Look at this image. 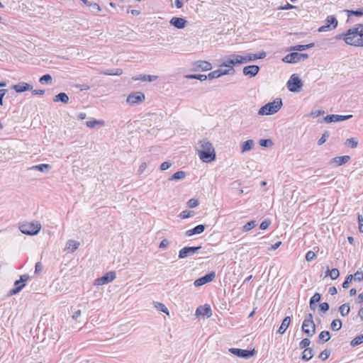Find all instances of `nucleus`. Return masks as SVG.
<instances>
[{
  "label": "nucleus",
  "instance_id": "nucleus-1",
  "mask_svg": "<svg viewBox=\"0 0 363 363\" xmlns=\"http://www.w3.org/2000/svg\"><path fill=\"white\" fill-rule=\"evenodd\" d=\"M199 144L201 149L198 150L200 159L204 162H212L216 160V152L212 144L207 140H200Z\"/></svg>",
  "mask_w": 363,
  "mask_h": 363
},
{
  "label": "nucleus",
  "instance_id": "nucleus-2",
  "mask_svg": "<svg viewBox=\"0 0 363 363\" xmlns=\"http://www.w3.org/2000/svg\"><path fill=\"white\" fill-rule=\"evenodd\" d=\"M363 31V24H357L356 27L348 29L346 31L347 38H345V43L350 45L359 47L357 44L359 39L362 38Z\"/></svg>",
  "mask_w": 363,
  "mask_h": 363
},
{
  "label": "nucleus",
  "instance_id": "nucleus-3",
  "mask_svg": "<svg viewBox=\"0 0 363 363\" xmlns=\"http://www.w3.org/2000/svg\"><path fill=\"white\" fill-rule=\"evenodd\" d=\"M283 103L281 98H277L273 101L267 103L258 111L259 116H269L277 113L282 107Z\"/></svg>",
  "mask_w": 363,
  "mask_h": 363
},
{
  "label": "nucleus",
  "instance_id": "nucleus-4",
  "mask_svg": "<svg viewBox=\"0 0 363 363\" xmlns=\"http://www.w3.org/2000/svg\"><path fill=\"white\" fill-rule=\"evenodd\" d=\"M302 332L308 337H312L315 333V325L313 320V314H306L301 326Z\"/></svg>",
  "mask_w": 363,
  "mask_h": 363
},
{
  "label": "nucleus",
  "instance_id": "nucleus-5",
  "mask_svg": "<svg viewBox=\"0 0 363 363\" xmlns=\"http://www.w3.org/2000/svg\"><path fill=\"white\" fill-rule=\"evenodd\" d=\"M41 229V224L38 222H31L22 224L19 226L20 231L27 235H35Z\"/></svg>",
  "mask_w": 363,
  "mask_h": 363
},
{
  "label": "nucleus",
  "instance_id": "nucleus-6",
  "mask_svg": "<svg viewBox=\"0 0 363 363\" xmlns=\"http://www.w3.org/2000/svg\"><path fill=\"white\" fill-rule=\"evenodd\" d=\"M286 86L291 92H298L303 86V82L296 74H293L288 80Z\"/></svg>",
  "mask_w": 363,
  "mask_h": 363
},
{
  "label": "nucleus",
  "instance_id": "nucleus-7",
  "mask_svg": "<svg viewBox=\"0 0 363 363\" xmlns=\"http://www.w3.org/2000/svg\"><path fill=\"white\" fill-rule=\"evenodd\" d=\"M308 57L309 55L307 53H299L298 52H292L286 55L282 59V61L286 63L294 64L301 60H306Z\"/></svg>",
  "mask_w": 363,
  "mask_h": 363
},
{
  "label": "nucleus",
  "instance_id": "nucleus-8",
  "mask_svg": "<svg viewBox=\"0 0 363 363\" xmlns=\"http://www.w3.org/2000/svg\"><path fill=\"white\" fill-rule=\"evenodd\" d=\"M352 118V115H337V114H330L323 117L322 119H319L318 123H332L335 122L343 121L345 120H348Z\"/></svg>",
  "mask_w": 363,
  "mask_h": 363
},
{
  "label": "nucleus",
  "instance_id": "nucleus-9",
  "mask_svg": "<svg viewBox=\"0 0 363 363\" xmlns=\"http://www.w3.org/2000/svg\"><path fill=\"white\" fill-rule=\"evenodd\" d=\"M338 21L335 16H328L325 21V24L318 28V31L320 33L326 32L328 30H332L337 28Z\"/></svg>",
  "mask_w": 363,
  "mask_h": 363
},
{
  "label": "nucleus",
  "instance_id": "nucleus-10",
  "mask_svg": "<svg viewBox=\"0 0 363 363\" xmlns=\"http://www.w3.org/2000/svg\"><path fill=\"white\" fill-rule=\"evenodd\" d=\"M201 248L202 247L201 245L192 247L185 246L179 251L178 257L179 259H184L198 252Z\"/></svg>",
  "mask_w": 363,
  "mask_h": 363
},
{
  "label": "nucleus",
  "instance_id": "nucleus-11",
  "mask_svg": "<svg viewBox=\"0 0 363 363\" xmlns=\"http://www.w3.org/2000/svg\"><path fill=\"white\" fill-rule=\"evenodd\" d=\"M230 352L236 357L249 359L255 355L256 351L255 350H243L240 348H230Z\"/></svg>",
  "mask_w": 363,
  "mask_h": 363
},
{
  "label": "nucleus",
  "instance_id": "nucleus-12",
  "mask_svg": "<svg viewBox=\"0 0 363 363\" xmlns=\"http://www.w3.org/2000/svg\"><path fill=\"white\" fill-rule=\"evenodd\" d=\"M237 65H240V55L237 54H232L225 58V60L222 64H220V67H226L231 69L234 68L233 67Z\"/></svg>",
  "mask_w": 363,
  "mask_h": 363
},
{
  "label": "nucleus",
  "instance_id": "nucleus-13",
  "mask_svg": "<svg viewBox=\"0 0 363 363\" xmlns=\"http://www.w3.org/2000/svg\"><path fill=\"white\" fill-rule=\"evenodd\" d=\"M116 277V274L113 271H110L102 277L95 279L94 284L97 286L107 284L113 281Z\"/></svg>",
  "mask_w": 363,
  "mask_h": 363
},
{
  "label": "nucleus",
  "instance_id": "nucleus-14",
  "mask_svg": "<svg viewBox=\"0 0 363 363\" xmlns=\"http://www.w3.org/2000/svg\"><path fill=\"white\" fill-rule=\"evenodd\" d=\"M215 277L216 272L213 271L210 272L209 273L206 274L204 276L196 279L194 282V285L196 287L201 286L206 284L212 281L215 279Z\"/></svg>",
  "mask_w": 363,
  "mask_h": 363
},
{
  "label": "nucleus",
  "instance_id": "nucleus-15",
  "mask_svg": "<svg viewBox=\"0 0 363 363\" xmlns=\"http://www.w3.org/2000/svg\"><path fill=\"white\" fill-rule=\"evenodd\" d=\"M145 99V96L143 92L136 91L130 93L126 99L129 104H137L143 102Z\"/></svg>",
  "mask_w": 363,
  "mask_h": 363
},
{
  "label": "nucleus",
  "instance_id": "nucleus-16",
  "mask_svg": "<svg viewBox=\"0 0 363 363\" xmlns=\"http://www.w3.org/2000/svg\"><path fill=\"white\" fill-rule=\"evenodd\" d=\"M212 69L211 64L205 60H198L194 62L193 64L192 71L194 72H199V71H208Z\"/></svg>",
  "mask_w": 363,
  "mask_h": 363
},
{
  "label": "nucleus",
  "instance_id": "nucleus-17",
  "mask_svg": "<svg viewBox=\"0 0 363 363\" xmlns=\"http://www.w3.org/2000/svg\"><path fill=\"white\" fill-rule=\"evenodd\" d=\"M260 67L258 65H252L244 67L243 74L250 78L255 77L259 72Z\"/></svg>",
  "mask_w": 363,
  "mask_h": 363
},
{
  "label": "nucleus",
  "instance_id": "nucleus-18",
  "mask_svg": "<svg viewBox=\"0 0 363 363\" xmlns=\"http://www.w3.org/2000/svg\"><path fill=\"white\" fill-rule=\"evenodd\" d=\"M11 88L17 93H22L27 91H31L33 89V86L26 82H21L18 84L12 85Z\"/></svg>",
  "mask_w": 363,
  "mask_h": 363
},
{
  "label": "nucleus",
  "instance_id": "nucleus-19",
  "mask_svg": "<svg viewBox=\"0 0 363 363\" xmlns=\"http://www.w3.org/2000/svg\"><path fill=\"white\" fill-rule=\"evenodd\" d=\"M169 23L178 29H182L186 26L187 21L182 17H173L169 21Z\"/></svg>",
  "mask_w": 363,
  "mask_h": 363
},
{
  "label": "nucleus",
  "instance_id": "nucleus-20",
  "mask_svg": "<svg viewBox=\"0 0 363 363\" xmlns=\"http://www.w3.org/2000/svg\"><path fill=\"white\" fill-rule=\"evenodd\" d=\"M212 315L211 306L208 304L199 306L196 310V315L210 317Z\"/></svg>",
  "mask_w": 363,
  "mask_h": 363
},
{
  "label": "nucleus",
  "instance_id": "nucleus-21",
  "mask_svg": "<svg viewBox=\"0 0 363 363\" xmlns=\"http://www.w3.org/2000/svg\"><path fill=\"white\" fill-rule=\"evenodd\" d=\"M206 229L205 225H198L193 228L192 229L188 230L185 232V235L186 237H191L194 235L201 234Z\"/></svg>",
  "mask_w": 363,
  "mask_h": 363
},
{
  "label": "nucleus",
  "instance_id": "nucleus-22",
  "mask_svg": "<svg viewBox=\"0 0 363 363\" xmlns=\"http://www.w3.org/2000/svg\"><path fill=\"white\" fill-rule=\"evenodd\" d=\"M350 160V156L349 155H344V156H338L333 158L330 163H335L337 166H340L342 164H346Z\"/></svg>",
  "mask_w": 363,
  "mask_h": 363
},
{
  "label": "nucleus",
  "instance_id": "nucleus-23",
  "mask_svg": "<svg viewBox=\"0 0 363 363\" xmlns=\"http://www.w3.org/2000/svg\"><path fill=\"white\" fill-rule=\"evenodd\" d=\"M52 167L49 164H40L33 165L28 169V170H37L41 172L47 173L51 169Z\"/></svg>",
  "mask_w": 363,
  "mask_h": 363
},
{
  "label": "nucleus",
  "instance_id": "nucleus-24",
  "mask_svg": "<svg viewBox=\"0 0 363 363\" xmlns=\"http://www.w3.org/2000/svg\"><path fill=\"white\" fill-rule=\"evenodd\" d=\"M291 321V317L286 316L283 319L281 324L277 330V333L281 335L284 334L286 332V330H287L288 327L289 326Z\"/></svg>",
  "mask_w": 363,
  "mask_h": 363
},
{
  "label": "nucleus",
  "instance_id": "nucleus-25",
  "mask_svg": "<svg viewBox=\"0 0 363 363\" xmlns=\"http://www.w3.org/2000/svg\"><path fill=\"white\" fill-rule=\"evenodd\" d=\"M331 337L330 333L328 330L322 331L318 335V342L323 345L327 342Z\"/></svg>",
  "mask_w": 363,
  "mask_h": 363
},
{
  "label": "nucleus",
  "instance_id": "nucleus-26",
  "mask_svg": "<svg viewBox=\"0 0 363 363\" xmlns=\"http://www.w3.org/2000/svg\"><path fill=\"white\" fill-rule=\"evenodd\" d=\"M255 145V143L253 140H247L243 142L240 145L241 152H245L251 150Z\"/></svg>",
  "mask_w": 363,
  "mask_h": 363
},
{
  "label": "nucleus",
  "instance_id": "nucleus-27",
  "mask_svg": "<svg viewBox=\"0 0 363 363\" xmlns=\"http://www.w3.org/2000/svg\"><path fill=\"white\" fill-rule=\"evenodd\" d=\"M30 279V276L27 274H23L20 276V279L18 280L15 281L14 286H21V290L26 286V282Z\"/></svg>",
  "mask_w": 363,
  "mask_h": 363
},
{
  "label": "nucleus",
  "instance_id": "nucleus-28",
  "mask_svg": "<svg viewBox=\"0 0 363 363\" xmlns=\"http://www.w3.org/2000/svg\"><path fill=\"white\" fill-rule=\"evenodd\" d=\"M53 101L67 104L69 101V96L66 93L60 92L54 96Z\"/></svg>",
  "mask_w": 363,
  "mask_h": 363
},
{
  "label": "nucleus",
  "instance_id": "nucleus-29",
  "mask_svg": "<svg viewBox=\"0 0 363 363\" xmlns=\"http://www.w3.org/2000/svg\"><path fill=\"white\" fill-rule=\"evenodd\" d=\"M315 44L313 43L307 44V45H297L295 46H292L289 48L291 51H304L309 48H313Z\"/></svg>",
  "mask_w": 363,
  "mask_h": 363
},
{
  "label": "nucleus",
  "instance_id": "nucleus-30",
  "mask_svg": "<svg viewBox=\"0 0 363 363\" xmlns=\"http://www.w3.org/2000/svg\"><path fill=\"white\" fill-rule=\"evenodd\" d=\"M313 350L311 347L306 348L302 352L301 359L303 361L308 362L313 358Z\"/></svg>",
  "mask_w": 363,
  "mask_h": 363
},
{
  "label": "nucleus",
  "instance_id": "nucleus-31",
  "mask_svg": "<svg viewBox=\"0 0 363 363\" xmlns=\"http://www.w3.org/2000/svg\"><path fill=\"white\" fill-rule=\"evenodd\" d=\"M255 55L252 53H247L243 56L240 55V65L255 61L256 58L255 57Z\"/></svg>",
  "mask_w": 363,
  "mask_h": 363
},
{
  "label": "nucleus",
  "instance_id": "nucleus-32",
  "mask_svg": "<svg viewBox=\"0 0 363 363\" xmlns=\"http://www.w3.org/2000/svg\"><path fill=\"white\" fill-rule=\"evenodd\" d=\"M79 246V242L74 240H69L66 244V249L70 252H74Z\"/></svg>",
  "mask_w": 363,
  "mask_h": 363
},
{
  "label": "nucleus",
  "instance_id": "nucleus-33",
  "mask_svg": "<svg viewBox=\"0 0 363 363\" xmlns=\"http://www.w3.org/2000/svg\"><path fill=\"white\" fill-rule=\"evenodd\" d=\"M345 11L347 13L348 18L354 16H363V7L359 8L357 10H348L346 9Z\"/></svg>",
  "mask_w": 363,
  "mask_h": 363
},
{
  "label": "nucleus",
  "instance_id": "nucleus-34",
  "mask_svg": "<svg viewBox=\"0 0 363 363\" xmlns=\"http://www.w3.org/2000/svg\"><path fill=\"white\" fill-rule=\"evenodd\" d=\"M185 77L187 79H198L201 82L207 79V76L206 74H187L185 76Z\"/></svg>",
  "mask_w": 363,
  "mask_h": 363
},
{
  "label": "nucleus",
  "instance_id": "nucleus-35",
  "mask_svg": "<svg viewBox=\"0 0 363 363\" xmlns=\"http://www.w3.org/2000/svg\"><path fill=\"white\" fill-rule=\"evenodd\" d=\"M39 82L42 84H51L52 83V77L50 74H45L40 77Z\"/></svg>",
  "mask_w": 363,
  "mask_h": 363
},
{
  "label": "nucleus",
  "instance_id": "nucleus-36",
  "mask_svg": "<svg viewBox=\"0 0 363 363\" xmlns=\"http://www.w3.org/2000/svg\"><path fill=\"white\" fill-rule=\"evenodd\" d=\"M342 325V321L340 319H335L332 321L330 324V328L333 331H338L341 329Z\"/></svg>",
  "mask_w": 363,
  "mask_h": 363
},
{
  "label": "nucleus",
  "instance_id": "nucleus-37",
  "mask_svg": "<svg viewBox=\"0 0 363 363\" xmlns=\"http://www.w3.org/2000/svg\"><path fill=\"white\" fill-rule=\"evenodd\" d=\"M350 308L348 303H344L339 307V311L342 316H346L349 314Z\"/></svg>",
  "mask_w": 363,
  "mask_h": 363
},
{
  "label": "nucleus",
  "instance_id": "nucleus-38",
  "mask_svg": "<svg viewBox=\"0 0 363 363\" xmlns=\"http://www.w3.org/2000/svg\"><path fill=\"white\" fill-rule=\"evenodd\" d=\"M186 173L184 171H178L174 173L170 177L169 180H180L185 177Z\"/></svg>",
  "mask_w": 363,
  "mask_h": 363
},
{
  "label": "nucleus",
  "instance_id": "nucleus-39",
  "mask_svg": "<svg viewBox=\"0 0 363 363\" xmlns=\"http://www.w3.org/2000/svg\"><path fill=\"white\" fill-rule=\"evenodd\" d=\"M362 343H363V333L352 340L350 342V345L354 347L359 345Z\"/></svg>",
  "mask_w": 363,
  "mask_h": 363
},
{
  "label": "nucleus",
  "instance_id": "nucleus-40",
  "mask_svg": "<svg viewBox=\"0 0 363 363\" xmlns=\"http://www.w3.org/2000/svg\"><path fill=\"white\" fill-rule=\"evenodd\" d=\"M357 145L358 140L354 138H348L345 141V145L348 147L355 148Z\"/></svg>",
  "mask_w": 363,
  "mask_h": 363
},
{
  "label": "nucleus",
  "instance_id": "nucleus-41",
  "mask_svg": "<svg viewBox=\"0 0 363 363\" xmlns=\"http://www.w3.org/2000/svg\"><path fill=\"white\" fill-rule=\"evenodd\" d=\"M330 136V131L325 130L323 133L320 138L318 140V142H317L318 145H322L323 144H324Z\"/></svg>",
  "mask_w": 363,
  "mask_h": 363
},
{
  "label": "nucleus",
  "instance_id": "nucleus-42",
  "mask_svg": "<svg viewBox=\"0 0 363 363\" xmlns=\"http://www.w3.org/2000/svg\"><path fill=\"white\" fill-rule=\"evenodd\" d=\"M86 124L87 127L93 128L96 125H104V121H102V120L94 119V120H91V121H86Z\"/></svg>",
  "mask_w": 363,
  "mask_h": 363
},
{
  "label": "nucleus",
  "instance_id": "nucleus-43",
  "mask_svg": "<svg viewBox=\"0 0 363 363\" xmlns=\"http://www.w3.org/2000/svg\"><path fill=\"white\" fill-rule=\"evenodd\" d=\"M259 144L261 147H270L273 146L274 143L271 139H261L259 141Z\"/></svg>",
  "mask_w": 363,
  "mask_h": 363
},
{
  "label": "nucleus",
  "instance_id": "nucleus-44",
  "mask_svg": "<svg viewBox=\"0 0 363 363\" xmlns=\"http://www.w3.org/2000/svg\"><path fill=\"white\" fill-rule=\"evenodd\" d=\"M155 307L160 311H162L167 315H169V310L166 307L164 304L160 302H155Z\"/></svg>",
  "mask_w": 363,
  "mask_h": 363
},
{
  "label": "nucleus",
  "instance_id": "nucleus-45",
  "mask_svg": "<svg viewBox=\"0 0 363 363\" xmlns=\"http://www.w3.org/2000/svg\"><path fill=\"white\" fill-rule=\"evenodd\" d=\"M255 225H256V221L254 220H250V221L247 222L245 225H243L242 231H244V232L250 231V230L254 228Z\"/></svg>",
  "mask_w": 363,
  "mask_h": 363
},
{
  "label": "nucleus",
  "instance_id": "nucleus-46",
  "mask_svg": "<svg viewBox=\"0 0 363 363\" xmlns=\"http://www.w3.org/2000/svg\"><path fill=\"white\" fill-rule=\"evenodd\" d=\"M321 294L316 292L314 294V295L310 298L309 304H316L317 303L320 302L321 299Z\"/></svg>",
  "mask_w": 363,
  "mask_h": 363
},
{
  "label": "nucleus",
  "instance_id": "nucleus-47",
  "mask_svg": "<svg viewBox=\"0 0 363 363\" xmlns=\"http://www.w3.org/2000/svg\"><path fill=\"white\" fill-rule=\"evenodd\" d=\"M194 215V211L185 210L180 213V214L179 215V217L181 218L182 219H186V218H190L191 216H192Z\"/></svg>",
  "mask_w": 363,
  "mask_h": 363
},
{
  "label": "nucleus",
  "instance_id": "nucleus-48",
  "mask_svg": "<svg viewBox=\"0 0 363 363\" xmlns=\"http://www.w3.org/2000/svg\"><path fill=\"white\" fill-rule=\"evenodd\" d=\"M330 350L325 349L323 351L320 352L319 354V359H320L322 361L326 360L330 355Z\"/></svg>",
  "mask_w": 363,
  "mask_h": 363
},
{
  "label": "nucleus",
  "instance_id": "nucleus-49",
  "mask_svg": "<svg viewBox=\"0 0 363 363\" xmlns=\"http://www.w3.org/2000/svg\"><path fill=\"white\" fill-rule=\"evenodd\" d=\"M311 344V340L308 338H303L300 342H299V348L300 349H306L309 348L308 346Z\"/></svg>",
  "mask_w": 363,
  "mask_h": 363
},
{
  "label": "nucleus",
  "instance_id": "nucleus-50",
  "mask_svg": "<svg viewBox=\"0 0 363 363\" xmlns=\"http://www.w3.org/2000/svg\"><path fill=\"white\" fill-rule=\"evenodd\" d=\"M105 74L107 75L119 76L123 74V70L121 69H108L105 72Z\"/></svg>",
  "mask_w": 363,
  "mask_h": 363
},
{
  "label": "nucleus",
  "instance_id": "nucleus-51",
  "mask_svg": "<svg viewBox=\"0 0 363 363\" xmlns=\"http://www.w3.org/2000/svg\"><path fill=\"white\" fill-rule=\"evenodd\" d=\"M353 279V275L352 274H349L347 276V277L345 278V281H343L342 283V288L344 289H347L352 281V280Z\"/></svg>",
  "mask_w": 363,
  "mask_h": 363
},
{
  "label": "nucleus",
  "instance_id": "nucleus-52",
  "mask_svg": "<svg viewBox=\"0 0 363 363\" xmlns=\"http://www.w3.org/2000/svg\"><path fill=\"white\" fill-rule=\"evenodd\" d=\"M330 308V305L327 302H323L319 304V311L323 313H326Z\"/></svg>",
  "mask_w": 363,
  "mask_h": 363
},
{
  "label": "nucleus",
  "instance_id": "nucleus-53",
  "mask_svg": "<svg viewBox=\"0 0 363 363\" xmlns=\"http://www.w3.org/2000/svg\"><path fill=\"white\" fill-rule=\"evenodd\" d=\"M235 70L234 68H228L227 69H219L220 76L227 75V74H234Z\"/></svg>",
  "mask_w": 363,
  "mask_h": 363
},
{
  "label": "nucleus",
  "instance_id": "nucleus-54",
  "mask_svg": "<svg viewBox=\"0 0 363 363\" xmlns=\"http://www.w3.org/2000/svg\"><path fill=\"white\" fill-rule=\"evenodd\" d=\"M271 223V220L269 218H267L260 223L259 228L261 230H266L269 228Z\"/></svg>",
  "mask_w": 363,
  "mask_h": 363
},
{
  "label": "nucleus",
  "instance_id": "nucleus-55",
  "mask_svg": "<svg viewBox=\"0 0 363 363\" xmlns=\"http://www.w3.org/2000/svg\"><path fill=\"white\" fill-rule=\"evenodd\" d=\"M207 76V79L211 80L213 79L218 78L220 77V73L219 69L214 70L211 72H210Z\"/></svg>",
  "mask_w": 363,
  "mask_h": 363
},
{
  "label": "nucleus",
  "instance_id": "nucleus-56",
  "mask_svg": "<svg viewBox=\"0 0 363 363\" xmlns=\"http://www.w3.org/2000/svg\"><path fill=\"white\" fill-rule=\"evenodd\" d=\"M330 274V277L333 280L337 279L340 276V272L337 268L332 269Z\"/></svg>",
  "mask_w": 363,
  "mask_h": 363
},
{
  "label": "nucleus",
  "instance_id": "nucleus-57",
  "mask_svg": "<svg viewBox=\"0 0 363 363\" xmlns=\"http://www.w3.org/2000/svg\"><path fill=\"white\" fill-rule=\"evenodd\" d=\"M325 113V111L323 110H313L310 114L309 116L312 118H316L319 116H322Z\"/></svg>",
  "mask_w": 363,
  "mask_h": 363
},
{
  "label": "nucleus",
  "instance_id": "nucleus-58",
  "mask_svg": "<svg viewBox=\"0 0 363 363\" xmlns=\"http://www.w3.org/2000/svg\"><path fill=\"white\" fill-rule=\"evenodd\" d=\"M353 279L355 281H361L363 280V273L362 271H357L353 275Z\"/></svg>",
  "mask_w": 363,
  "mask_h": 363
},
{
  "label": "nucleus",
  "instance_id": "nucleus-59",
  "mask_svg": "<svg viewBox=\"0 0 363 363\" xmlns=\"http://www.w3.org/2000/svg\"><path fill=\"white\" fill-rule=\"evenodd\" d=\"M316 255L313 251L310 250L306 254V259L308 262L313 261Z\"/></svg>",
  "mask_w": 363,
  "mask_h": 363
},
{
  "label": "nucleus",
  "instance_id": "nucleus-60",
  "mask_svg": "<svg viewBox=\"0 0 363 363\" xmlns=\"http://www.w3.org/2000/svg\"><path fill=\"white\" fill-rule=\"evenodd\" d=\"M199 205V201L196 199H191L187 202V206L189 208H194Z\"/></svg>",
  "mask_w": 363,
  "mask_h": 363
},
{
  "label": "nucleus",
  "instance_id": "nucleus-61",
  "mask_svg": "<svg viewBox=\"0 0 363 363\" xmlns=\"http://www.w3.org/2000/svg\"><path fill=\"white\" fill-rule=\"evenodd\" d=\"M172 166V163L170 162H164L160 164V169L161 171H164L168 169Z\"/></svg>",
  "mask_w": 363,
  "mask_h": 363
},
{
  "label": "nucleus",
  "instance_id": "nucleus-62",
  "mask_svg": "<svg viewBox=\"0 0 363 363\" xmlns=\"http://www.w3.org/2000/svg\"><path fill=\"white\" fill-rule=\"evenodd\" d=\"M357 219H358L359 230L361 233H363V216L360 214H358Z\"/></svg>",
  "mask_w": 363,
  "mask_h": 363
},
{
  "label": "nucleus",
  "instance_id": "nucleus-63",
  "mask_svg": "<svg viewBox=\"0 0 363 363\" xmlns=\"http://www.w3.org/2000/svg\"><path fill=\"white\" fill-rule=\"evenodd\" d=\"M43 270V265L40 262H38L35 266V274H39Z\"/></svg>",
  "mask_w": 363,
  "mask_h": 363
},
{
  "label": "nucleus",
  "instance_id": "nucleus-64",
  "mask_svg": "<svg viewBox=\"0 0 363 363\" xmlns=\"http://www.w3.org/2000/svg\"><path fill=\"white\" fill-rule=\"evenodd\" d=\"M21 291V286H16V287H14L13 289H12L11 290H10L8 295L9 296H13V295L17 294L18 293H19Z\"/></svg>",
  "mask_w": 363,
  "mask_h": 363
}]
</instances>
